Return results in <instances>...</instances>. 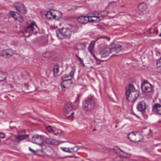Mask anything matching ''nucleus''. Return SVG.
<instances>
[{
	"instance_id": "obj_11",
	"label": "nucleus",
	"mask_w": 161,
	"mask_h": 161,
	"mask_svg": "<svg viewBox=\"0 0 161 161\" xmlns=\"http://www.w3.org/2000/svg\"><path fill=\"white\" fill-rule=\"evenodd\" d=\"M141 87L142 91L147 93L150 92L153 89L152 85L147 81L142 85Z\"/></svg>"
},
{
	"instance_id": "obj_36",
	"label": "nucleus",
	"mask_w": 161,
	"mask_h": 161,
	"mask_svg": "<svg viewBox=\"0 0 161 161\" xmlns=\"http://www.w3.org/2000/svg\"><path fill=\"white\" fill-rule=\"evenodd\" d=\"M109 5L110 6L115 7L116 5V3L114 1H112L109 3Z\"/></svg>"
},
{
	"instance_id": "obj_30",
	"label": "nucleus",
	"mask_w": 161,
	"mask_h": 161,
	"mask_svg": "<svg viewBox=\"0 0 161 161\" xmlns=\"http://www.w3.org/2000/svg\"><path fill=\"white\" fill-rule=\"evenodd\" d=\"M75 71V69L73 68L69 74V76L70 77L69 78H71H71L73 77L74 76Z\"/></svg>"
},
{
	"instance_id": "obj_32",
	"label": "nucleus",
	"mask_w": 161,
	"mask_h": 161,
	"mask_svg": "<svg viewBox=\"0 0 161 161\" xmlns=\"http://www.w3.org/2000/svg\"><path fill=\"white\" fill-rule=\"evenodd\" d=\"M46 129L50 133H52L53 132H53L54 130L52 128L51 126H47L46 127Z\"/></svg>"
},
{
	"instance_id": "obj_14",
	"label": "nucleus",
	"mask_w": 161,
	"mask_h": 161,
	"mask_svg": "<svg viewBox=\"0 0 161 161\" xmlns=\"http://www.w3.org/2000/svg\"><path fill=\"white\" fill-rule=\"evenodd\" d=\"M153 111L155 114L161 115V105L158 103H155L153 107Z\"/></svg>"
},
{
	"instance_id": "obj_6",
	"label": "nucleus",
	"mask_w": 161,
	"mask_h": 161,
	"mask_svg": "<svg viewBox=\"0 0 161 161\" xmlns=\"http://www.w3.org/2000/svg\"><path fill=\"white\" fill-rule=\"evenodd\" d=\"M58 32L66 38L69 37L72 33L71 30L68 28H61L56 32L57 34H58Z\"/></svg>"
},
{
	"instance_id": "obj_5",
	"label": "nucleus",
	"mask_w": 161,
	"mask_h": 161,
	"mask_svg": "<svg viewBox=\"0 0 161 161\" xmlns=\"http://www.w3.org/2000/svg\"><path fill=\"white\" fill-rule=\"evenodd\" d=\"M72 107L70 103H67L64 106V111L65 113L67 114H70V115H68L67 116V117L69 119L71 120H73V117L72 115L74 114V112L72 111Z\"/></svg>"
},
{
	"instance_id": "obj_45",
	"label": "nucleus",
	"mask_w": 161,
	"mask_h": 161,
	"mask_svg": "<svg viewBox=\"0 0 161 161\" xmlns=\"http://www.w3.org/2000/svg\"><path fill=\"white\" fill-rule=\"evenodd\" d=\"M66 85H69V84H68V82L67 81V83H66Z\"/></svg>"
},
{
	"instance_id": "obj_50",
	"label": "nucleus",
	"mask_w": 161,
	"mask_h": 161,
	"mask_svg": "<svg viewBox=\"0 0 161 161\" xmlns=\"http://www.w3.org/2000/svg\"><path fill=\"white\" fill-rule=\"evenodd\" d=\"M57 36L58 37V35H57Z\"/></svg>"
},
{
	"instance_id": "obj_3",
	"label": "nucleus",
	"mask_w": 161,
	"mask_h": 161,
	"mask_svg": "<svg viewBox=\"0 0 161 161\" xmlns=\"http://www.w3.org/2000/svg\"><path fill=\"white\" fill-rule=\"evenodd\" d=\"M95 106V101L92 98L86 99L83 102L82 108L86 111H91L93 109Z\"/></svg>"
},
{
	"instance_id": "obj_4",
	"label": "nucleus",
	"mask_w": 161,
	"mask_h": 161,
	"mask_svg": "<svg viewBox=\"0 0 161 161\" xmlns=\"http://www.w3.org/2000/svg\"><path fill=\"white\" fill-rule=\"evenodd\" d=\"M127 138L131 142H136L141 141L143 138L142 136L137 132H132L128 134Z\"/></svg>"
},
{
	"instance_id": "obj_39",
	"label": "nucleus",
	"mask_w": 161,
	"mask_h": 161,
	"mask_svg": "<svg viewBox=\"0 0 161 161\" xmlns=\"http://www.w3.org/2000/svg\"><path fill=\"white\" fill-rule=\"evenodd\" d=\"M90 53H91V55H92V57L94 58L95 60L96 61H97V60L98 59L95 56L94 53L93 52V51H92L91 52H90Z\"/></svg>"
},
{
	"instance_id": "obj_20",
	"label": "nucleus",
	"mask_w": 161,
	"mask_h": 161,
	"mask_svg": "<svg viewBox=\"0 0 161 161\" xmlns=\"http://www.w3.org/2000/svg\"><path fill=\"white\" fill-rule=\"evenodd\" d=\"M46 17L48 19H54V13L51 12V11H49L47 12V13L45 14Z\"/></svg>"
},
{
	"instance_id": "obj_47",
	"label": "nucleus",
	"mask_w": 161,
	"mask_h": 161,
	"mask_svg": "<svg viewBox=\"0 0 161 161\" xmlns=\"http://www.w3.org/2000/svg\"><path fill=\"white\" fill-rule=\"evenodd\" d=\"M120 151H121V152H123L120 149Z\"/></svg>"
},
{
	"instance_id": "obj_24",
	"label": "nucleus",
	"mask_w": 161,
	"mask_h": 161,
	"mask_svg": "<svg viewBox=\"0 0 161 161\" xmlns=\"http://www.w3.org/2000/svg\"><path fill=\"white\" fill-rule=\"evenodd\" d=\"M59 72V67L57 65H55L53 67V74L54 76H57L58 75V73Z\"/></svg>"
},
{
	"instance_id": "obj_16",
	"label": "nucleus",
	"mask_w": 161,
	"mask_h": 161,
	"mask_svg": "<svg viewBox=\"0 0 161 161\" xmlns=\"http://www.w3.org/2000/svg\"><path fill=\"white\" fill-rule=\"evenodd\" d=\"M29 136L28 135H19L13 139V141L15 142H19L25 139Z\"/></svg>"
},
{
	"instance_id": "obj_7",
	"label": "nucleus",
	"mask_w": 161,
	"mask_h": 161,
	"mask_svg": "<svg viewBox=\"0 0 161 161\" xmlns=\"http://www.w3.org/2000/svg\"><path fill=\"white\" fill-rule=\"evenodd\" d=\"M43 136L41 135H36L32 136L31 141L34 143L39 145L41 148L44 145Z\"/></svg>"
},
{
	"instance_id": "obj_12",
	"label": "nucleus",
	"mask_w": 161,
	"mask_h": 161,
	"mask_svg": "<svg viewBox=\"0 0 161 161\" xmlns=\"http://www.w3.org/2000/svg\"><path fill=\"white\" fill-rule=\"evenodd\" d=\"M14 54V52L11 49H7L3 51L1 56L5 58H9L12 56Z\"/></svg>"
},
{
	"instance_id": "obj_13",
	"label": "nucleus",
	"mask_w": 161,
	"mask_h": 161,
	"mask_svg": "<svg viewBox=\"0 0 161 161\" xmlns=\"http://www.w3.org/2000/svg\"><path fill=\"white\" fill-rule=\"evenodd\" d=\"M146 107V103L143 101L139 102L137 105V108L138 111L143 114L145 112Z\"/></svg>"
},
{
	"instance_id": "obj_33",
	"label": "nucleus",
	"mask_w": 161,
	"mask_h": 161,
	"mask_svg": "<svg viewBox=\"0 0 161 161\" xmlns=\"http://www.w3.org/2000/svg\"><path fill=\"white\" fill-rule=\"evenodd\" d=\"M52 139L50 138H46L44 139V141L46 143L51 144Z\"/></svg>"
},
{
	"instance_id": "obj_31",
	"label": "nucleus",
	"mask_w": 161,
	"mask_h": 161,
	"mask_svg": "<svg viewBox=\"0 0 161 161\" xmlns=\"http://www.w3.org/2000/svg\"><path fill=\"white\" fill-rule=\"evenodd\" d=\"M157 66L158 68L161 70V58L158 60L157 62Z\"/></svg>"
},
{
	"instance_id": "obj_18",
	"label": "nucleus",
	"mask_w": 161,
	"mask_h": 161,
	"mask_svg": "<svg viewBox=\"0 0 161 161\" xmlns=\"http://www.w3.org/2000/svg\"><path fill=\"white\" fill-rule=\"evenodd\" d=\"M138 8L140 11L141 12H143L146 10L147 7L146 3H142L138 4Z\"/></svg>"
},
{
	"instance_id": "obj_34",
	"label": "nucleus",
	"mask_w": 161,
	"mask_h": 161,
	"mask_svg": "<svg viewBox=\"0 0 161 161\" xmlns=\"http://www.w3.org/2000/svg\"><path fill=\"white\" fill-rule=\"evenodd\" d=\"M80 97V95L79 94H77V97H76V99L75 101H74V103L76 105H77L79 103V99Z\"/></svg>"
},
{
	"instance_id": "obj_1",
	"label": "nucleus",
	"mask_w": 161,
	"mask_h": 161,
	"mask_svg": "<svg viewBox=\"0 0 161 161\" xmlns=\"http://www.w3.org/2000/svg\"><path fill=\"white\" fill-rule=\"evenodd\" d=\"M122 46L118 44H113L108 47L103 48L100 52V54L103 58L110 56L111 57L116 55V53L121 50Z\"/></svg>"
},
{
	"instance_id": "obj_26",
	"label": "nucleus",
	"mask_w": 161,
	"mask_h": 161,
	"mask_svg": "<svg viewBox=\"0 0 161 161\" xmlns=\"http://www.w3.org/2000/svg\"><path fill=\"white\" fill-rule=\"evenodd\" d=\"M15 20L21 23L24 20L23 17L19 14Z\"/></svg>"
},
{
	"instance_id": "obj_17",
	"label": "nucleus",
	"mask_w": 161,
	"mask_h": 161,
	"mask_svg": "<svg viewBox=\"0 0 161 161\" xmlns=\"http://www.w3.org/2000/svg\"><path fill=\"white\" fill-rule=\"evenodd\" d=\"M88 17H89V21L88 22L93 23L98 22L100 20L99 16H92Z\"/></svg>"
},
{
	"instance_id": "obj_15",
	"label": "nucleus",
	"mask_w": 161,
	"mask_h": 161,
	"mask_svg": "<svg viewBox=\"0 0 161 161\" xmlns=\"http://www.w3.org/2000/svg\"><path fill=\"white\" fill-rule=\"evenodd\" d=\"M78 21L81 24H86L89 21V17L86 16H82L77 18Z\"/></svg>"
},
{
	"instance_id": "obj_27",
	"label": "nucleus",
	"mask_w": 161,
	"mask_h": 161,
	"mask_svg": "<svg viewBox=\"0 0 161 161\" xmlns=\"http://www.w3.org/2000/svg\"><path fill=\"white\" fill-rule=\"evenodd\" d=\"M69 149L72 152L71 153H72L76 152L78 150L79 148L78 146H75L73 147L69 148Z\"/></svg>"
},
{
	"instance_id": "obj_48",
	"label": "nucleus",
	"mask_w": 161,
	"mask_h": 161,
	"mask_svg": "<svg viewBox=\"0 0 161 161\" xmlns=\"http://www.w3.org/2000/svg\"><path fill=\"white\" fill-rule=\"evenodd\" d=\"M94 19H96L95 18H94Z\"/></svg>"
},
{
	"instance_id": "obj_43",
	"label": "nucleus",
	"mask_w": 161,
	"mask_h": 161,
	"mask_svg": "<svg viewBox=\"0 0 161 161\" xmlns=\"http://www.w3.org/2000/svg\"><path fill=\"white\" fill-rule=\"evenodd\" d=\"M101 38H105V39H106L108 41H109L110 39V38L109 37H108L107 36H105L101 37Z\"/></svg>"
},
{
	"instance_id": "obj_25",
	"label": "nucleus",
	"mask_w": 161,
	"mask_h": 161,
	"mask_svg": "<svg viewBox=\"0 0 161 161\" xmlns=\"http://www.w3.org/2000/svg\"><path fill=\"white\" fill-rule=\"evenodd\" d=\"M0 73L2 75V76L4 77L3 79H0V81H2L6 79L7 77V74L4 71H1Z\"/></svg>"
},
{
	"instance_id": "obj_44",
	"label": "nucleus",
	"mask_w": 161,
	"mask_h": 161,
	"mask_svg": "<svg viewBox=\"0 0 161 161\" xmlns=\"http://www.w3.org/2000/svg\"><path fill=\"white\" fill-rule=\"evenodd\" d=\"M4 77V76H1V79H3V77Z\"/></svg>"
},
{
	"instance_id": "obj_29",
	"label": "nucleus",
	"mask_w": 161,
	"mask_h": 161,
	"mask_svg": "<svg viewBox=\"0 0 161 161\" xmlns=\"http://www.w3.org/2000/svg\"><path fill=\"white\" fill-rule=\"evenodd\" d=\"M53 132H53L52 133L54 134L56 136H60L61 134L63 133V131L61 130L59 131H57L53 130Z\"/></svg>"
},
{
	"instance_id": "obj_22",
	"label": "nucleus",
	"mask_w": 161,
	"mask_h": 161,
	"mask_svg": "<svg viewBox=\"0 0 161 161\" xmlns=\"http://www.w3.org/2000/svg\"><path fill=\"white\" fill-rule=\"evenodd\" d=\"M10 15L15 19H16L19 14L18 13L13 11H10L9 12Z\"/></svg>"
},
{
	"instance_id": "obj_8",
	"label": "nucleus",
	"mask_w": 161,
	"mask_h": 161,
	"mask_svg": "<svg viewBox=\"0 0 161 161\" xmlns=\"http://www.w3.org/2000/svg\"><path fill=\"white\" fill-rule=\"evenodd\" d=\"M14 5L18 12L22 14H25L26 13V9L23 4L16 3Z\"/></svg>"
},
{
	"instance_id": "obj_23",
	"label": "nucleus",
	"mask_w": 161,
	"mask_h": 161,
	"mask_svg": "<svg viewBox=\"0 0 161 161\" xmlns=\"http://www.w3.org/2000/svg\"><path fill=\"white\" fill-rule=\"evenodd\" d=\"M60 142L55 139H52L51 144L52 145H58L59 144L64 142Z\"/></svg>"
},
{
	"instance_id": "obj_19",
	"label": "nucleus",
	"mask_w": 161,
	"mask_h": 161,
	"mask_svg": "<svg viewBox=\"0 0 161 161\" xmlns=\"http://www.w3.org/2000/svg\"><path fill=\"white\" fill-rule=\"evenodd\" d=\"M96 41H92L89 45L87 49L89 52H91L92 51H93L95 47V44Z\"/></svg>"
},
{
	"instance_id": "obj_9",
	"label": "nucleus",
	"mask_w": 161,
	"mask_h": 161,
	"mask_svg": "<svg viewBox=\"0 0 161 161\" xmlns=\"http://www.w3.org/2000/svg\"><path fill=\"white\" fill-rule=\"evenodd\" d=\"M37 27L35 23L31 24L30 25L27 26L25 29V32L28 33L29 35L27 36H30L32 33L35 34L36 32L35 31V28Z\"/></svg>"
},
{
	"instance_id": "obj_49",
	"label": "nucleus",
	"mask_w": 161,
	"mask_h": 161,
	"mask_svg": "<svg viewBox=\"0 0 161 161\" xmlns=\"http://www.w3.org/2000/svg\"><path fill=\"white\" fill-rule=\"evenodd\" d=\"M123 6H123V5L121 6V7H123Z\"/></svg>"
},
{
	"instance_id": "obj_2",
	"label": "nucleus",
	"mask_w": 161,
	"mask_h": 161,
	"mask_svg": "<svg viewBox=\"0 0 161 161\" xmlns=\"http://www.w3.org/2000/svg\"><path fill=\"white\" fill-rule=\"evenodd\" d=\"M139 92V91L136 89L133 86L129 84L126 87L125 90V94L127 99L131 102H134L138 97Z\"/></svg>"
},
{
	"instance_id": "obj_38",
	"label": "nucleus",
	"mask_w": 161,
	"mask_h": 161,
	"mask_svg": "<svg viewBox=\"0 0 161 161\" xmlns=\"http://www.w3.org/2000/svg\"><path fill=\"white\" fill-rule=\"evenodd\" d=\"M90 53H91V55H92V57L94 58L95 60L96 61H97V60L98 59L95 56L94 53L93 52V51H92L91 52H90Z\"/></svg>"
},
{
	"instance_id": "obj_40",
	"label": "nucleus",
	"mask_w": 161,
	"mask_h": 161,
	"mask_svg": "<svg viewBox=\"0 0 161 161\" xmlns=\"http://www.w3.org/2000/svg\"><path fill=\"white\" fill-rule=\"evenodd\" d=\"M78 46H82V47L81 48L82 49L85 48L86 47V45L84 43H80L78 44Z\"/></svg>"
},
{
	"instance_id": "obj_42",
	"label": "nucleus",
	"mask_w": 161,
	"mask_h": 161,
	"mask_svg": "<svg viewBox=\"0 0 161 161\" xmlns=\"http://www.w3.org/2000/svg\"><path fill=\"white\" fill-rule=\"evenodd\" d=\"M5 135L3 133H0V138H3L5 137Z\"/></svg>"
},
{
	"instance_id": "obj_10",
	"label": "nucleus",
	"mask_w": 161,
	"mask_h": 161,
	"mask_svg": "<svg viewBox=\"0 0 161 161\" xmlns=\"http://www.w3.org/2000/svg\"><path fill=\"white\" fill-rule=\"evenodd\" d=\"M72 83V82L71 81V78L63 80L61 84L62 90L64 91L67 89Z\"/></svg>"
},
{
	"instance_id": "obj_41",
	"label": "nucleus",
	"mask_w": 161,
	"mask_h": 161,
	"mask_svg": "<svg viewBox=\"0 0 161 161\" xmlns=\"http://www.w3.org/2000/svg\"><path fill=\"white\" fill-rule=\"evenodd\" d=\"M76 56L79 59V60L80 61V63L81 64H84L83 62V60H82V59L80 57H79L78 55H76Z\"/></svg>"
},
{
	"instance_id": "obj_21",
	"label": "nucleus",
	"mask_w": 161,
	"mask_h": 161,
	"mask_svg": "<svg viewBox=\"0 0 161 161\" xmlns=\"http://www.w3.org/2000/svg\"><path fill=\"white\" fill-rule=\"evenodd\" d=\"M62 14L59 11H56L54 13V19H58L61 17Z\"/></svg>"
},
{
	"instance_id": "obj_51",
	"label": "nucleus",
	"mask_w": 161,
	"mask_h": 161,
	"mask_svg": "<svg viewBox=\"0 0 161 161\" xmlns=\"http://www.w3.org/2000/svg\"><path fill=\"white\" fill-rule=\"evenodd\" d=\"M93 130V131H94V130H95V129H94Z\"/></svg>"
},
{
	"instance_id": "obj_28",
	"label": "nucleus",
	"mask_w": 161,
	"mask_h": 161,
	"mask_svg": "<svg viewBox=\"0 0 161 161\" xmlns=\"http://www.w3.org/2000/svg\"><path fill=\"white\" fill-rule=\"evenodd\" d=\"M60 149L63 151L69 153H71L72 152L69 149V148L66 147H61Z\"/></svg>"
},
{
	"instance_id": "obj_37",
	"label": "nucleus",
	"mask_w": 161,
	"mask_h": 161,
	"mask_svg": "<svg viewBox=\"0 0 161 161\" xmlns=\"http://www.w3.org/2000/svg\"><path fill=\"white\" fill-rule=\"evenodd\" d=\"M69 77H70L69 75L65 74L62 76V78L63 80H64L66 79V78H68Z\"/></svg>"
},
{
	"instance_id": "obj_35",
	"label": "nucleus",
	"mask_w": 161,
	"mask_h": 161,
	"mask_svg": "<svg viewBox=\"0 0 161 161\" xmlns=\"http://www.w3.org/2000/svg\"><path fill=\"white\" fill-rule=\"evenodd\" d=\"M29 149L30 151H31L32 153H36V152H38L39 151H42V150H37L36 151L34 150L31 149L30 147H29Z\"/></svg>"
},
{
	"instance_id": "obj_46",
	"label": "nucleus",
	"mask_w": 161,
	"mask_h": 161,
	"mask_svg": "<svg viewBox=\"0 0 161 161\" xmlns=\"http://www.w3.org/2000/svg\"><path fill=\"white\" fill-rule=\"evenodd\" d=\"M68 157L70 158H71L72 157L71 156H69Z\"/></svg>"
}]
</instances>
